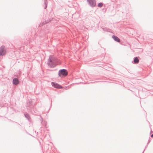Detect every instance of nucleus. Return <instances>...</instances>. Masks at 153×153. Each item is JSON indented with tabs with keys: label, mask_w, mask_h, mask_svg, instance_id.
Returning a JSON list of instances; mask_svg holds the SVG:
<instances>
[{
	"label": "nucleus",
	"mask_w": 153,
	"mask_h": 153,
	"mask_svg": "<svg viewBox=\"0 0 153 153\" xmlns=\"http://www.w3.org/2000/svg\"><path fill=\"white\" fill-rule=\"evenodd\" d=\"M112 38L116 42H120V39L117 36L115 35H113L112 36Z\"/></svg>",
	"instance_id": "8"
},
{
	"label": "nucleus",
	"mask_w": 153,
	"mask_h": 153,
	"mask_svg": "<svg viewBox=\"0 0 153 153\" xmlns=\"http://www.w3.org/2000/svg\"><path fill=\"white\" fill-rule=\"evenodd\" d=\"M47 64L51 68H54L56 65L55 62H53L52 59H51L50 57L48 59Z\"/></svg>",
	"instance_id": "1"
},
{
	"label": "nucleus",
	"mask_w": 153,
	"mask_h": 153,
	"mask_svg": "<svg viewBox=\"0 0 153 153\" xmlns=\"http://www.w3.org/2000/svg\"><path fill=\"white\" fill-rule=\"evenodd\" d=\"M13 85H17L19 83V81L18 78H15L13 79Z\"/></svg>",
	"instance_id": "6"
},
{
	"label": "nucleus",
	"mask_w": 153,
	"mask_h": 153,
	"mask_svg": "<svg viewBox=\"0 0 153 153\" xmlns=\"http://www.w3.org/2000/svg\"><path fill=\"white\" fill-rule=\"evenodd\" d=\"M103 6V3L102 2L99 3L98 4V7H101Z\"/></svg>",
	"instance_id": "12"
},
{
	"label": "nucleus",
	"mask_w": 153,
	"mask_h": 153,
	"mask_svg": "<svg viewBox=\"0 0 153 153\" xmlns=\"http://www.w3.org/2000/svg\"><path fill=\"white\" fill-rule=\"evenodd\" d=\"M41 118L40 121L41 123L45 127L46 126V122L45 121H43V119L41 116H40Z\"/></svg>",
	"instance_id": "10"
},
{
	"label": "nucleus",
	"mask_w": 153,
	"mask_h": 153,
	"mask_svg": "<svg viewBox=\"0 0 153 153\" xmlns=\"http://www.w3.org/2000/svg\"><path fill=\"white\" fill-rule=\"evenodd\" d=\"M150 142V140H148V142L147 144H149Z\"/></svg>",
	"instance_id": "14"
},
{
	"label": "nucleus",
	"mask_w": 153,
	"mask_h": 153,
	"mask_svg": "<svg viewBox=\"0 0 153 153\" xmlns=\"http://www.w3.org/2000/svg\"><path fill=\"white\" fill-rule=\"evenodd\" d=\"M24 115L25 117L27 119L28 121L30 122L31 121V118L30 117V116L29 114L28 113H25L24 114Z\"/></svg>",
	"instance_id": "9"
},
{
	"label": "nucleus",
	"mask_w": 153,
	"mask_h": 153,
	"mask_svg": "<svg viewBox=\"0 0 153 153\" xmlns=\"http://www.w3.org/2000/svg\"><path fill=\"white\" fill-rule=\"evenodd\" d=\"M142 153H144V152H142Z\"/></svg>",
	"instance_id": "18"
},
{
	"label": "nucleus",
	"mask_w": 153,
	"mask_h": 153,
	"mask_svg": "<svg viewBox=\"0 0 153 153\" xmlns=\"http://www.w3.org/2000/svg\"><path fill=\"white\" fill-rule=\"evenodd\" d=\"M89 5L92 7H94L96 5L95 0H87Z\"/></svg>",
	"instance_id": "3"
},
{
	"label": "nucleus",
	"mask_w": 153,
	"mask_h": 153,
	"mask_svg": "<svg viewBox=\"0 0 153 153\" xmlns=\"http://www.w3.org/2000/svg\"><path fill=\"white\" fill-rule=\"evenodd\" d=\"M50 21H51L50 20H49L48 22V21H47L46 23H48V22H50Z\"/></svg>",
	"instance_id": "17"
},
{
	"label": "nucleus",
	"mask_w": 153,
	"mask_h": 153,
	"mask_svg": "<svg viewBox=\"0 0 153 153\" xmlns=\"http://www.w3.org/2000/svg\"><path fill=\"white\" fill-rule=\"evenodd\" d=\"M151 137H153V134L151 135Z\"/></svg>",
	"instance_id": "16"
},
{
	"label": "nucleus",
	"mask_w": 153,
	"mask_h": 153,
	"mask_svg": "<svg viewBox=\"0 0 153 153\" xmlns=\"http://www.w3.org/2000/svg\"><path fill=\"white\" fill-rule=\"evenodd\" d=\"M51 84L52 86L55 88L58 89H61L63 88V87L62 86H61L59 84H58L56 82H52L51 83Z\"/></svg>",
	"instance_id": "4"
},
{
	"label": "nucleus",
	"mask_w": 153,
	"mask_h": 153,
	"mask_svg": "<svg viewBox=\"0 0 153 153\" xmlns=\"http://www.w3.org/2000/svg\"><path fill=\"white\" fill-rule=\"evenodd\" d=\"M31 105V101H29L28 102H27V103L26 106L27 107H29Z\"/></svg>",
	"instance_id": "11"
},
{
	"label": "nucleus",
	"mask_w": 153,
	"mask_h": 153,
	"mask_svg": "<svg viewBox=\"0 0 153 153\" xmlns=\"http://www.w3.org/2000/svg\"><path fill=\"white\" fill-rule=\"evenodd\" d=\"M68 73L66 70L65 69H60L58 72V75L59 76L61 75L64 76H66L68 75Z\"/></svg>",
	"instance_id": "2"
},
{
	"label": "nucleus",
	"mask_w": 153,
	"mask_h": 153,
	"mask_svg": "<svg viewBox=\"0 0 153 153\" xmlns=\"http://www.w3.org/2000/svg\"><path fill=\"white\" fill-rule=\"evenodd\" d=\"M15 122L16 123H17L18 125H19L20 126H22L21 125H20L19 123H18L16 122Z\"/></svg>",
	"instance_id": "15"
},
{
	"label": "nucleus",
	"mask_w": 153,
	"mask_h": 153,
	"mask_svg": "<svg viewBox=\"0 0 153 153\" xmlns=\"http://www.w3.org/2000/svg\"><path fill=\"white\" fill-rule=\"evenodd\" d=\"M44 4L45 5L44 8L45 9L47 8L48 4L47 1H45V0Z\"/></svg>",
	"instance_id": "13"
},
{
	"label": "nucleus",
	"mask_w": 153,
	"mask_h": 153,
	"mask_svg": "<svg viewBox=\"0 0 153 153\" xmlns=\"http://www.w3.org/2000/svg\"><path fill=\"white\" fill-rule=\"evenodd\" d=\"M139 62V60L138 59V57H135L134 58L133 61L132 62V63H134V64H138Z\"/></svg>",
	"instance_id": "7"
},
{
	"label": "nucleus",
	"mask_w": 153,
	"mask_h": 153,
	"mask_svg": "<svg viewBox=\"0 0 153 153\" xmlns=\"http://www.w3.org/2000/svg\"><path fill=\"white\" fill-rule=\"evenodd\" d=\"M5 47L4 46H1L0 48V56H4L5 54Z\"/></svg>",
	"instance_id": "5"
}]
</instances>
